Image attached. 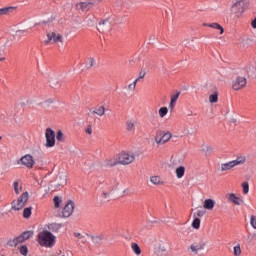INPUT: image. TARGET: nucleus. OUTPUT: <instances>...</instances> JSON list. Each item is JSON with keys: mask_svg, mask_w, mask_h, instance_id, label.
<instances>
[{"mask_svg": "<svg viewBox=\"0 0 256 256\" xmlns=\"http://www.w3.org/2000/svg\"><path fill=\"white\" fill-rule=\"evenodd\" d=\"M56 237L53 233L44 230L38 234V243L41 247H48L51 249L55 245Z\"/></svg>", "mask_w": 256, "mask_h": 256, "instance_id": "nucleus-1", "label": "nucleus"}, {"mask_svg": "<svg viewBox=\"0 0 256 256\" xmlns=\"http://www.w3.org/2000/svg\"><path fill=\"white\" fill-rule=\"evenodd\" d=\"M33 237V231H25L19 236L10 239L7 241L8 247H17V245H21V243H25V241L31 239Z\"/></svg>", "mask_w": 256, "mask_h": 256, "instance_id": "nucleus-2", "label": "nucleus"}, {"mask_svg": "<svg viewBox=\"0 0 256 256\" xmlns=\"http://www.w3.org/2000/svg\"><path fill=\"white\" fill-rule=\"evenodd\" d=\"M29 201V192H24L17 200H13L11 203V208L13 211H21Z\"/></svg>", "mask_w": 256, "mask_h": 256, "instance_id": "nucleus-3", "label": "nucleus"}, {"mask_svg": "<svg viewBox=\"0 0 256 256\" xmlns=\"http://www.w3.org/2000/svg\"><path fill=\"white\" fill-rule=\"evenodd\" d=\"M101 1H103V0H88L85 2H79L76 4V9H77V11L87 12V11L93 9V7H95V5H97V3H101Z\"/></svg>", "mask_w": 256, "mask_h": 256, "instance_id": "nucleus-4", "label": "nucleus"}, {"mask_svg": "<svg viewBox=\"0 0 256 256\" xmlns=\"http://www.w3.org/2000/svg\"><path fill=\"white\" fill-rule=\"evenodd\" d=\"M207 244L203 241H196L193 242L187 249L188 253H190V255H199V251H203V249H205V246Z\"/></svg>", "mask_w": 256, "mask_h": 256, "instance_id": "nucleus-5", "label": "nucleus"}, {"mask_svg": "<svg viewBox=\"0 0 256 256\" xmlns=\"http://www.w3.org/2000/svg\"><path fill=\"white\" fill-rule=\"evenodd\" d=\"M247 87V78L243 76H238L232 81V89L234 91H241Z\"/></svg>", "mask_w": 256, "mask_h": 256, "instance_id": "nucleus-6", "label": "nucleus"}, {"mask_svg": "<svg viewBox=\"0 0 256 256\" xmlns=\"http://www.w3.org/2000/svg\"><path fill=\"white\" fill-rule=\"evenodd\" d=\"M137 155L133 152L122 151L115 156V161H135Z\"/></svg>", "mask_w": 256, "mask_h": 256, "instance_id": "nucleus-7", "label": "nucleus"}, {"mask_svg": "<svg viewBox=\"0 0 256 256\" xmlns=\"http://www.w3.org/2000/svg\"><path fill=\"white\" fill-rule=\"evenodd\" d=\"M231 12L234 15H237V17H240V15H243L245 12V1L238 0L235 4H233L231 8Z\"/></svg>", "mask_w": 256, "mask_h": 256, "instance_id": "nucleus-8", "label": "nucleus"}, {"mask_svg": "<svg viewBox=\"0 0 256 256\" xmlns=\"http://www.w3.org/2000/svg\"><path fill=\"white\" fill-rule=\"evenodd\" d=\"M99 167L107 171V169H111V167H115L116 165H131V161H118V162H109V161H102L99 162Z\"/></svg>", "mask_w": 256, "mask_h": 256, "instance_id": "nucleus-9", "label": "nucleus"}, {"mask_svg": "<svg viewBox=\"0 0 256 256\" xmlns=\"http://www.w3.org/2000/svg\"><path fill=\"white\" fill-rule=\"evenodd\" d=\"M154 255L155 256H166L167 255V246L165 242L158 241L154 245Z\"/></svg>", "mask_w": 256, "mask_h": 256, "instance_id": "nucleus-10", "label": "nucleus"}, {"mask_svg": "<svg viewBox=\"0 0 256 256\" xmlns=\"http://www.w3.org/2000/svg\"><path fill=\"white\" fill-rule=\"evenodd\" d=\"M241 161H230V162H222L218 164V171H229L233 169V167H237V165H241Z\"/></svg>", "mask_w": 256, "mask_h": 256, "instance_id": "nucleus-11", "label": "nucleus"}, {"mask_svg": "<svg viewBox=\"0 0 256 256\" xmlns=\"http://www.w3.org/2000/svg\"><path fill=\"white\" fill-rule=\"evenodd\" d=\"M46 147H55V131L51 128H47L45 132Z\"/></svg>", "mask_w": 256, "mask_h": 256, "instance_id": "nucleus-12", "label": "nucleus"}, {"mask_svg": "<svg viewBox=\"0 0 256 256\" xmlns=\"http://www.w3.org/2000/svg\"><path fill=\"white\" fill-rule=\"evenodd\" d=\"M97 29L100 33H109V31H111V29H113V24L111 23V19H106L104 21H101L98 24Z\"/></svg>", "mask_w": 256, "mask_h": 256, "instance_id": "nucleus-13", "label": "nucleus"}, {"mask_svg": "<svg viewBox=\"0 0 256 256\" xmlns=\"http://www.w3.org/2000/svg\"><path fill=\"white\" fill-rule=\"evenodd\" d=\"M46 45L49 43H63V36L55 32H50L47 34V40H45Z\"/></svg>", "mask_w": 256, "mask_h": 256, "instance_id": "nucleus-14", "label": "nucleus"}, {"mask_svg": "<svg viewBox=\"0 0 256 256\" xmlns=\"http://www.w3.org/2000/svg\"><path fill=\"white\" fill-rule=\"evenodd\" d=\"M73 211H75V202L69 201L62 210V217H71V215H73Z\"/></svg>", "mask_w": 256, "mask_h": 256, "instance_id": "nucleus-15", "label": "nucleus"}, {"mask_svg": "<svg viewBox=\"0 0 256 256\" xmlns=\"http://www.w3.org/2000/svg\"><path fill=\"white\" fill-rule=\"evenodd\" d=\"M172 135L170 132L165 133L164 135H162V137H156L155 138V142L158 145H165V143H167L170 139H171Z\"/></svg>", "mask_w": 256, "mask_h": 256, "instance_id": "nucleus-16", "label": "nucleus"}, {"mask_svg": "<svg viewBox=\"0 0 256 256\" xmlns=\"http://www.w3.org/2000/svg\"><path fill=\"white\" fill-rule=\"evenodd\" d=\"M55 182L58 187H64V185H67V175L59 174L56 177Z\"/></svg>", "mask_w": 256, "mask_h": 256, "instance_id": "nucleus-17", "label": "nucleus"}, {"mask_svg": "<svg viewBox=\"0 0 256 256\" xmlns=\"http://www.w3.org/2000/svg\"><path fill=\"white\" fill-rule=\"evenodd\" d=\"M22 165H24V167H27V169H33V167H35V161H18L13 164L14 167H21Z\"/></svg>", "mask_w": 256, "mask_h": 256, "instance_id": "nucleus-18", "label": "nucleus"}, {"mask_svg": "<svg viewBox=\"0 0 256 256\" xmlns=\"http://www.w3.org/2000/svg\"><path fill=\"white\" fill-rule=\"evenodd\" d=\"M150 183H152V185H156V186L165 185V181H163V178H161V176H157V175L150 177Z\"/></svg>", "mask_w": 256, "mask_h": 256, "instance_id": "nucleus-19", "label": "nucleus"}, {"mask_svg": "<svg viewBox=\"0 0 256 256\" xmlns=\"http://www.w3.org/2000/svg\"><path fill=\"white\" fill-rule=\"evenodd\" d=\"M228 200L231 203H234V205H241V203H243V200H241V198L237 197V195H235V193L228 194Z\"/></svg>", "mask_w": 256, "mask_h": 256, "instance_id": "nucleus-20", "label": "nucleus"}, {"mask_svg": "<svg viewBox=\"0 0 256 256\" xmlns=\"http://www.w3.org/2000/svg\"><path fill=\"white\" fill-rule=\"evenodd\" d=\"M135 120L134 119H130L126 121V131L128 133H135Z\"/></svg>", "mask_w": 256, "mask_h": 256, "instance_id": "nucleus-21", "label": "nucleus"}, {"mask_svg": "<svg viewBox=\"0 0 256 256\" xmlns=\"http://www.w3.org/2000/svg\"><path fill=\"white\" fill-rule=\"evenodd\" d=\"M179 95H181V92H177L176 94H173L171 96V100L169 103V109H171V111L175 109V105L177 104V99H179Z\"/></svg>", "mask_w": 256, "mask_h": 256, "instance_id": "nucleus-22", "label": "nucleus"}, {"mask_svg": "<svg viewBox=\"0 0 256 256\" xmlns=\"http://www.w3.org/2000/svg\"><path fill=\"white\" fill-rule=\"evenodd\" d=\"M214 149L213 146L204 144L202 145L201 152L206 155V157H209L211 153H213Z\"/></svg>", "mask_w": 256, "mask_h": 256, "instance_id": "nucleus-23", "label": "nucleus"}, {"mask_svg": "<svg viewBox=\"0 0 256 256\" xmlns=\"http://www.w3.org/2000/svg\"><path fill=\"white\" fill-rule=\"evenodd\" d=\"M214 207H215V200L206 199L204 201V209H207L208 211H213Z\"/></svg>", "mask_w": 256, "mask_h": 256, "instance_id": "nucleus-24", "label": "nucleus"}, {"mask_svg": "<svg viewBox=\"0 0 256 256\" xmlns=\"http://www.w3.org/2000/svg\"><path fill=\"white\" fill-rule=\"evenodd\" d=\"M92 115H98V117H103L105 115V106H98L92 111Z\"/></svg>", "mask_w": 256, "mask_h": 256, "instance_id": "nucleus-25", "label": "nucleus"}, {"mask_svg": "<svg viewBox=\"0 0 256 256\" xmlns=\"http://www.w3.org/2000/svg\"><path fill=\"white\" fill-rule=\"evenodd\" d=\"M61 227H63V225L57 224V223H52L48 226V229H49V231H52L53 233H59V231L61 230Z\"/></svg>", "mask_w": 256, "mask_h": 256, "instance_id": "nucleus-26", "label": "nucleus"}, {"mask_svg": "<svg viewBox=\"0 0 256 256\" xmlns=\"http://www.w3.org/2000/svg\"><path fill=\"white\" fill-rule=\"evenodd\" d=\"M184 175H185V166H178L176 168V177H177V179H183Z\"/></svg>", "mask_w": 256, "mask_h": 256, "instance_id": "nucleus-27", "label": "nucleus"}, {"mask_svg": "<svg viewBox=\"0 0 256 256\" xmlns=\"http://www.w3.org/2000/svg\"><path fill=\"white\" fill-rule=\"evenodd\" d=\"M49 83L50 87H53V89H58V87H61V81H59V78H51Z\"/></svg>", "mask_w": 256, "mask_h": 256, "instance_id": "nucleus-28", "label": "nucleus"}, {"mask_svg": "<svg viewBox=\"0 0 256 256\" xmlns=\"http://www.w3.org/2000/svg\"><path fill=\"white\" fill-rule=\"evenodd\" d=\"M206 27H211V29H218V31H220V35H223L225 31V29H223V26L219 25V23L207 24Z\"/></svg>", "mask_w": 256, "mask_h": 256, "instance_id": "nucleus-29", "label": "nucleus"}, {"mask_svg": "<svg viewBox=\"0 0 256 256\" xmlns=\"http://www.w3.org/2000/svg\"><path fill=\"white\" fill-rule=\"evenodd\" d=\"M13 11H15V7L0 8V15H9V13H13Z\"/></svg>", "mask_w": 256, "mask_h": 256, "instance_id": "nucleus-30", "label": "nucleus"}, {"mask_svg": "<svg viewBox=\"0 0 256 256\" xmlns=\"http://www.w3.org/2000/svg\"><path fill=\"white\" fill-rule=\"evenodd\" d=\"M131 249L137 256L141 255V247H139V244L133 242L131 244Z\"/></svg>", "mask_w": 256, "mask_h": 256, "instance_id": "nucleus-31", "label": "nucleus"}, {"mask_svg": "<svg viewBox=\"0 0 256 256\" xmlns=\"http://www.w3.org/2000/svg\"><path fill=\"white\" fill-rule=\"evenodd\" d=\"M95 63V58H88L85 63L86 69H91V67H95Z\"/></svg>", "mask_w": 256, "mask_h": 256, "instance_id": "nucleus-32", "label": "nucleus"}, {"mask_svg": "<svg viewBox=\"0 0 256 256\" xmlns=\"http://www.w3.org/2000/svg\"><path fill=\"white\" fill-rule=\"evenodd\" d=\"M56 140L60 141V143H63L65 141V134H63V131L61 130L57 131Z\"/></svg>", "mask_w": 256, "mask_h": 256, "instance_id": "nucleus-33", "label": "nucleus"}, {"mask_svg": "<svg viewBox=\"0 0 256 256\" xmlns=\"http://www.w3.org/2000/svg\"><path fill=\"white\" fill-rule=\"evenodd\" d=\"M31 211H33L32 207H28L23 210L24 219H29V217H31Z\"/></svg>", "mask_w": 256, "mask_h": 256, "instance_id": "nucleus-34", "label": "nucleus"}, {"mask_svg": "<svg viewBox=\"0 0 256 256\" xmlns=\"http://www.w3.org/2000/svg\"><path fill=\"white\" fill-rule=\"evenodd\" d=\"M13 187H14V191H15L16 195H19V193H21V191H22V189H23V187H21V186L19 185V181H15V182L13 183Z\"/></svg>", "mask_w": 256, "mask_h": 256, "instance_id": "nucleus-35", "label": "nucleus"}, {"mask_svg": "<svg viewBox=\"0 0 256 256\" xmlns=\"http://www.w3.org/2000/svg\"><path fill=\"white\" fill-rule=\"evenodd\" d=\"M137 83H139V79H136L133 83L129 84L127 87L128 91H135V89H137Z\"/></svg>", "mask_w": 256, "mask_h": 256, "instance_id": "nucleus-36", "label": "nucleus"}, {"mask_svg": "<svg viewBox=\"0 0 256 256\" xmlns=\"http://www.w3.org/2000/svg\"><path fill=\"white\" fill-rule=\"evenodd\" d=\"M159 116L161 118L165 117V115H167L169 113V109L167 107H161L158 111Z\"/></svg>", "mask_w": 256, "mask_h": 256, "instance_id": "nucleus-37", "label": "nucleus"}, {"mask_svg": "<svg viewBox=\"0 0 256 256\" xmlns=\"http://www.w3.org/2000/svg\"><path fill=\"white\" fill-rule=\"evenodd\" d=\"M217 101H219V94L214 93L209 96L210 103H217Z\"/></svg>", "mask_w": 256, "mask_h": 256, "instance_id": "nucleus-38", "label": "nucleus"}, {"mask_svg": "<svg viewBox=\"0 0 256 256\" xmlns=\"http://www.w3.org/2000/svg\"><path fill=\"white\" fill-rule=\"evenodd\" d=\"M192 227L194 229H199V227H201V219L195 218L192 222Z\"/></svg>", "mask_w": 256, "mask_h": 256, "instance_id": "nucleus-39", "label": "nucleus"}, {"mask_svg": "<svg viewBox=\"0 0 256 256\" xmlns=\"http://www.w3.org/2000/svg\"><path fill=\"white\" fill-rule=\"evenodd\" d=\"M19 251L23 256H27V254L29 253V249L27 248V245L20 246Z\"/></svg>", "mask_w": 256, "mask_h": 256, "instance_id": "nucleus-40", "label": "nucleus"}, {"mask_svg": "<svg viewBox=\"0 0 256 256\" xmlns=\"http://www.w3.org/2000/svg\"><path fill=\"white\" fill-rule=\"evenodd\" d=\"M248 159H251L249 155L247 154H240L237 156L236 161H247Z\"/></svg>", "mask_w": 256, "mask_h": 256, "instance_id": "nucleus-41", "label": "nucleus"}, {"mask_svg": "<svg viewBox=\"0 0 256 256\" xmlns=\"http://www.w3.org/2000/svg\"><path fill=\"white\" fill-rule=\"evenodd\" d=\"M242 188H243L244 195H247L249 193V183L248 182H243L242 183Z\"/></svg>", "mask_w": 256, "mask_h": 256, "instance_id": "nucleus-42", "label": "nucleus"}, {"mask_svg": "<svg viewBox=\"0 0 256 256\" xmlns=\"http://www.w3.org/2000/svg\"><path fill=\"white\" fill-rule=\"evenodd\" d=\"M61 205V198H59V196H55L54 197V207H56V209H59Z\"/></svg>", "mask_w": 256, "mask_h": 256, "instance_id": "nucleus-43", "label": "nucleus"}, {"mask_svg": "<svg viewBox=\"0 0 256 256\" xmlns=\"http://www.w3.org/2000/svg\"><path fill=\"white\" fill-rule=\"evenodd\" d=\"M250 225H251V227H253V229H256V216L255 215H252L250 217Z\"/></svg>", "mask_w": 256, "mask_h": 256, "instance_id": "nucleus-44", "label": "nucleus"}, {"mask_svg": "<svg viewBox=\"0 0 256 256\" xmlns=\"http://www.w3.org/2000/svg\"><path fill=\"white\" fill-rule=\"evenodd\" d=\"M20 161H33V156H31L30 154H26L20 159Z\"/></svg>", "mask_w": 256, "mask_h": 256, "instance_id": "nucleus-45", "label": "nucleus"}, {"mask_svg": "<svg viewBox=\"0 0 256 256\" xmlns=\"http://www.w3.org/2000/svg\"><path fill=\"white\" fill-rule=\"evenodd\" d=\"M234 255L235 256L241 255V246L240 245H237L234 247Z\"/></svg>", "mask_w": 256, "mask_h": 256, "instance_id": "nucleus-46", "label": "nucleus"}, {"mask_svg": "<svg viewBox=\"0 0 256 256\" xmlns=\"http://www.w3.org/2000/svg\"><path fill=\"white\" fill-rule=\"evenodd\" d=\"M91 239L93 243H99L100 241H103V238L101 236H91Z\"/></svg>", "mask_w": 256, "mask_h": 256, "instance_id": "nucleus-47", "label": "nucleus"}, {"mask_svg": "<svg viewBox=\"0 0 256 256\" xmlns=\"http://www.w3.org/2000/svg\"><path fill=\"white\" fill-rule=\"evenodd\" d=\"M145 75H147V72H145V70H141L139 72V77H137L136 79H138V81H140V79H145Z\"/></svg>", "mask_w": 256, "mask_h": 256, "instance_id": "nucleus-48", "label": "nucleus"}, {"mask_svg": "<svg viewBox=\"0 0 256 256\" xmlns=\"http://www.w3.org/2000/svg\"><path fill=\"white\" fill-rule=\"evenodd\" d=\"M86 133H87L88 135H93V127L88 126V127L86 128Z\"/></svg>", "mask_w": 256, "mask_h": 256, "instance_id": "nucleus-49", "label": "nucleus"}, {"mask_svg": "<svg viewBox=\"0 0 256 256\" xmlns=\"http://www.w3.org/2000/svg\"><path fill=\"white\" fill-rule=\"evenodd\" d=\"M205 215V211H203V210H198L197 211V216L198 217H203Z\"/></svg>", "mask_w": 256, "mask_h": 256, "instance_id": "nucleus-50", "label": "nucleus"}, {"mask_svg": "<svg viewBox=\"0 0 256 256\" xmlns=\"http://www.w3.org/2000/svg\"><path fill=\"white\" fill-rule=\"evenodd\" d=\"M85 167H89L88 169L91 171L93 169H95V165L94 164H85Z\"/></svg>", "mask_w": 256, "mask_h": 256, "instance_id": "nucleus-51", "label": "nucleus"}, {"mask_svg": "<svg viewBox=\"0 0 256 256\" xmlns=\"http://www.w3.org/2000/svg\"><path fill=\"white\" fill-rule=\"evenodd\" d=\"M74 237H77L78 239H82L83 235H81V233H79V232H76V233H74Z\"/></svg>", "mask_w": 256, "mask_h": 256, "instance_id": "nucleus-52", "label": "nucleus"}, {"mask_svg": "<svg viewBox=\"0 0 256 256\" xmlns=\"http://www.w3.org/2000/svg\"><path fill=\"white\" fill-rule=\"evenodd\" d=\"M102 197H103V199H108L109 193L103 192V193H102Z\"/></svg>", "mask_w": 256, "mask_h": 256, "instance_id": "nucleus-53", "label": "nucleus"}, {"mask_svg": "<svg viewBox=\"0 0 256 256\" xmlns=\"http://www.w3.org/2000/svg\"><path fill=\"white\" fill-rule=\"evenodd\" d=\"M177 159H179V158H177V155H172V157H171L172 161H177Z\"/></svg>", "mask_w": 256, "mask_h": 256, "instance_id": "nucleus-54", "label": "nucleus"}, {"mask_svg": "<svg viewBox=\"0 0 256 256\" xmlns=\"http://www.w3.org/2000/svg\"><path fill=\"white\" fill-rule=\"evenodd\" d=\"M5 61V57L0 58V62Z\"/></svg>", "mask_w": 256, "mask_h": 256, "instance_id": "nucleus-55", "label": "nucleus"}, {"mask_svg": "<svg viewBox=\"0 0 256 256\" xmlns=\"http://www.w3.org/2000/svg\"><path fill=\"white\" fill-rule=\"evenodd\" d=\"M0 141H1V137H0Z\"/></svg>", "mask_w": 256, "mask_h": 256, "instance_id": "nucleus-56", "label": "nucleus"}]
</instances>
